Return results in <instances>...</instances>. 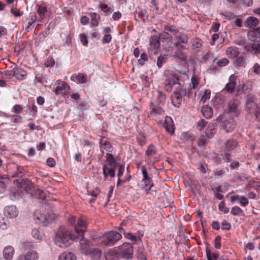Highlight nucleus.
<instances>
[{
	"label": "nucleus",
	"mask_w": 260,
	"mask_h": 260,
	"mask_svg": "<svg viewBox=\"0 0 260 260\" xmlns=\"http://www.w3.org/2000/svg\"><path fill=\"white\" fill-rule=\"evenodd\" d=\"M165 90L168 92L174 90L173 93H179L184 94V96L190 98V90L186 91L184 84H182L179 81L178 77L176 75H171L165 81Z\"/></svg>",
	"instance_id": "obj_1"
},
{
	"label": "nucleus",
	"mask_w": 260,
	"mask_h": 260,
	"mask_svg": "<svg viewBox=\"0 0 260 260\" xmlns=\"http://www.w3.org/2000/svg\"><path fill=\"white\" fill-rule=\"evenodd\" d=\"M76 237L75 234L71 233L69 229L60 227L56 232L54 240L57 246L65 248L70 245L71 240H76Z\"/></svg>",
	"instance_id": "obj_2"
},
{
	"label": "nucleus",
	"mask_w": 260,
	"mask_h": 260,
	"mask_svg": "<svg viewBox=\"0 0 260 260\" xmlns=\"http://www.w3.org/2000/svg\"><path fill=\"white\" fill-rule=\"evenodd\" d=\"M122 236L120 233L116 231H111L106 233L100 239L101 244L112 246L120 240Z\"/></svg>",
	"instance_id": "obj_3"
},
{
	"label": "nucleus",
	"mask_w": 260,
	"mask_h": 260,
	"mask_svg": "<svg viewBox=\"0 0 260 260\" xmlns=\"http://www.w3.org/2000/svg\"><path fill=\"white\" fill-rule=\"evenodd\" d=\"M117 250L119 255L125 259H131L133 257V247L131 244L124 243Z\"/></svg>",
	"instance_id": "obj_4"
},
{
	"label": "nucleus",
	"mask_w": 260,
	"mask_h": 260,
	"mask_svg": "<svg viewBox=\"0 0 260 260\" xmlns=\"http://www.w3.org/2000/svg\"><path fill=\"white\" fill-rule=\"evenodd\" d=\"M34 216L38 222L41 223L45 226L48 225L56 218V216L54 214H48L47 216L46 215L38 211H36L34 212Z\"/></svg>",
	"instance_id": "obj_5"
},
{
	"label": "nucleus",
	"mask_w": 260,
	"mask_h": 260,
	"mask_svg": "<svg viewBox=\"0 0 260 260\" xmlns=\"http://www.w3.org/2000/svg\"><path fill=\"white\" fill-rule=\"evenodd\" d=\"M80 240V250L85 255H88L93 248V244L87 239L84 238H76V240Z\"/></svg>",
	"instance_id": "obj_6"
},
{
	"label": "nucleus",
	"mask_w": 260,
	"mask_h": 260,
	"mask_svg": "<svg viewBox=\"0 0 260 260\" xmlns=\"http://www.w3.org/2000/svg\"><path fill=\"white\" fill-rule=\"evenodd\" d=\"M87 224L82 219H79L75 226L74 233L77 238H84V233L86 231Z\"/></svg>",
	"instance_id": "obj_7"
},
{
	"label": "nucleus",
	"mask_w": 260,
	"mask_h": 260,
	"mask_svg": "<svg viewBox=\"0 0 260 260\" xmlns=\"http://www.w3.org/2000/svg\"><path fill=\"white\" fill-rule=\"evenodd\" d=\"M17 183V186L20 189L28 191L31 190L34 187L31 181L27 178H19L14 181Z\"/></svg>",
	"instance_id": "obj_8"
},
{
	"label": "nucleus",
	"mask_w": 260,
	"mask_h": 260,
	"mask_svg": "<svg viewBox=\"0 0 260 260\" xmlns=\"http://www.w3.org/2000/svg\"><path fill=\"white\" fill-rule=\"evenodd\" d=\"M38 253L34 250H29L24 254L19 256L17 260H38Z\"/></svg>",
	"instance_id": "obj_9"
},
{
	"label": "nucleus",
	"mask_w": 260,
	"mask_h": 260,
	"mask_svg": "<svg viewBox=\"0 0 260 260\" xmlns=\"http://www.w3.org/2000/svg\"><path fill=\"white\" fill-rule=\"evenodd\" d=\"M239 146V143L237 140L230 139L224 143V151L231 152Z\"/></svg>",
	"instance_id": "obj_10"
},
{
	"label": "nucleus",
	"mask_w": 260,
	"mask_h": 260,
	"mask_svg": "<svg viewBox=\"0 0 260 260\" xmlns=\"http://www.w3.org/2000/svg\"><path fill=\"white\" fill-rule=\"evenodd\" d=\"M236 125V123L233 118H229L225 120L222 124V127L226 132L230 133L233 131Z\"/></svg>",
	"instance_id": "obj_11"
},
{
	"label": "nucleus",
	"mask_w": 260,
	"mask_h": 260,
	"mask_svg": "<svg viewBox=\"0 0 260 260\" xmlns=\"http://www.w3.org/2000/svg\"><path fill=\"white\" fill-rule=\"evenodd\" d=\"M70 88V86L67 82L64 81L59 82L57 83V86L54 89V92L56 94L59 95L68 91Z\"/></svg>",
	"instance_id": "obj_12"
},
{
	"label": "nucleus",
	"mask_w": 260,
	"mask_h": 260,
	"mask_svg": "<svg viewBox=\"0 0 260 260\" xmlns=\"http://www.w3.org/2000/svg\"><path fill=\"white\" fill-rule=\"evenodd\" d=\"M239 102L236 100H231L228 102L229 112L233 114L235 116H237L239 113L238 106Z\"/></svg>",
	"instance_id": "obj_13"
},
{
	"label": "nucleus",
	"mask_w": 260,
	"mask_h": 260,
	"mask_svg": "<svg viewBox=\"0 0 260 260\" xmlns=\"http://www.w3.org/2000/svg\"><path fill=\"white\" fill-rule=\"evenodd\" d=\"M142 188L145 190L147 194L150 193L152 196H154L156 194V190H152L151 191L152 187L154 185L152 180H142Z\"/></svg>",
	"instance_id": "obj_14"
},
{
	"label": "nucleus",
	"mask_w": 260,
	"mask_h": 260,
	"mask_svg": "<svg viewBox=\"0 0 260 260\" xmlns=\"http://www.w3.org/2000/svg\"><path fill=\"white\" fill-rule=\"evenodd\" d=\"M163 126L166 129V131L171 135L174 134L175 128L173 121L171 117L169 116L166 117Z\"/></svg>",
	"instance_id": "obj_15"
},
{
	"label": "nucleus",
	"mask_w": 260,
	"mask_h": 260,
	"mask_svg": "<svg viewBox=\"0 0 260 260\" xmlns=\"http://www.w3.org/2000/svg\"><path fill=\"white\" fill-rule=\"evenodd\" d=\"M18 211L15 206H9L5 208V215L10 218L16 217L18 215Z\"/></svg>",
	"instance_id": "obj_16"
},
{
	"label": "nucleus",
	"mask_w": 260,
	"mask_h": 260,
	"mask_svg": "<svg viewBox=\"0 0 260 260\" xmlns=\"http://www.w3.org/2000/svg\"><path fill=\"white\" fill-rule=\"evenodd\" d=\"M149 106L151 110L150 114L151 115L157 116L165 114V111L160 106L155 105L152 102H150Z\"/></svg>",
	"instance_id": "obj_17"
},
{
	"label": "nucleus",
	"mask_w": 260,
	"mask_h": 260,
	"mask_svg": "<svg viewBox=\"0 0 260 260\" xmlns=\"http://www.w3.org/2000/svg\"><path fill=\"white\" fill-rule=\"evenodd\" d=\"M116 168L107 167L106 165H104L103 167V174L104 176V180H106L109 176L111 178H114L115 177V169Z\"/></svg>",
	"instance_id": "obj_18"
},
{
	"label": "nucleus",
	"mask_w": 260,
	"mask_h": 260,
	"mask_svg": "<svg viewBox=\"0 0 260 260\" xmlns=\"http://www.w3.org/2000/svg\"><path fill=\"white\" fill-rule=\"evenodd\" d=\"M14 249L12 246H7L3 250V256L5 260H11L14 254Z\"/></svg>",
	"instance_id": "obj_19"
},
{
	"label": "nucleus",
	"mask_w": 260,
	"mask_h": 260,
	"mask_svg": "<svg viewBox=\"0 0 260 260\" xmlns=\"http://www.w3.org/2000/svg\"><path fill=\"white\" fill-rule=\"evenodd\" d=\"M184 94L179 93H173L171 96L172 103L176 107H179L182 102V96Z\"/></svg>",
	"instance_id": "obj_20"
},
{
	"label": "nucleus",
	"mask_w": 260,
	"mask_h": 260,
	"mask_svg": "<svg viewBox=\"0 0 260 260\" xmlns=\"http://www.w3.org/2000/svg\"><path fill=\"white\" fill-rule=\"evenodd\" d=\"M248 39L253 42H260V34L255 29L247 32Z\"/></svg>",
	"instance_id": "obj_21"
},
{
	"label": "nucleus",
	"mask_w": 260,
	"mask_h": 260,
	"mask_svg": "<svg viewBox=\"0 0 260 260\" xmlns=\"http://www.w3.org/2000/svg\"><path fill=\"white\" fill-rule=\"evenodd\" d=\"M236 77L234 75H231L229 79V83L226 84L225 89L229 92H232L236 85Z\"/></svg>",
	"instance_id": "obj_22"
},
{
	"label": "nucleus",
	"mask_w": 260,
	"mask_h": 260,
	"mask_svg": "<svg viewBox=\"0 0 260 260\" xmlns=\"http://www.w3.org/2000/svg\"><path fill=\"white\" fill-rule=\"evenodd\" d=\"M15 168L16 170L12 173L11 177L22 178V177L25 173L23 167L22 166L15 165Z\"/></svg>",
	"instance_id": "obj_23"
},
{
	"label": "nucleus",
	"mask_w": 260,
	"mask_h": 260,
	"mask_svg": "<svg viewBox=\"0 0 260 260\" xmlns=\"http://www.w3.org/2000/svg\"><path fill=\"white\" fill-rule=\"evenodd\" d=\"M239 54L238 49L236 47H230L226 49V54L229 58L232 59L236 58Z\"/></svg>",
	"instance_id": "obj_24"
},
{
	"label": "nucleus",
	"mask_w": 260,
	"mask_h": 260,
	"mask_svg": "<svg viewBox=\"0 0 260 260\" xmlns=\"http://www.w3.org/2000/svg\"><path fill=\"white\" fill-rule=\"evenodd\" d=\"M13 73V76L19 80L23 79L27 75L26 72L21 68H14Z\"/></svg>",
	"instance_id": "obj_25"
},
{
	"label": "nucleus",
	"mask_w": 260,
	"mask_h": 260,
	"mask_svg": "<svg viewBox=\"0 0 260 260\" xmlns=\"http://www.w3.org/2000/svg\"><path fill=\"white\" fill-rule=\"evenodd\" d=\"M258 19L254 17H249L244 22L245 26L253 28L258 24Z\"/></svg>",
	"instance_id": "obj_26"
},
{
	"label": "nucleus",
	"mask_w": 260,
	"mask_h": 260,
	"mask_svg": "<svg viewBox=\"0 0 260 260\" xmlns=\"http://www.w3.org/2000/svg\"><path fill=\"white\" fill-rule=\"evenodd\" d=\"M0 177V193H3L6 190L8 184L10 181L6 176L2 177L1 176Z\"/></svg>",
	"instance_id": "obj_27"
},
{
	"label": "nucleus",
	"mask_w": 260,
	"mask_h": 260,
	"mask_svg": "<svg viewBox=\"0 0 260 260\" xmlns=\"http://www.w3.org/2000/svg\"><path fill=\"white\" fill-rule=\"evenodd\" d=\"M71 79L72 81H77L79 83H85L87 82L86 76L82 74L79 73L78 75H73L71 76Z\"/></svg>",
	"instance_id": "obj_28"
},
{
	"label": "nucleus",
	"mask_w": 260,
	"mask_h": 260,
	"mask_svg": "<svg viewBox=\"0 0 260 260\" xmlns=\"http://www.w3.org/2000/svg\"><path fill=\"white\" fill-rule=\"evenodd\" d=\"M106 158L109 167L116 168L119 164L116 162L115 158L114 157L113 155L110 153H106Z\"/></svg>",
	"instance_id": "obj_29"
},
{
	"label": "nucleus",
	"mask_w": 260,
	"mask_h": 260,
	"mask_svg": "<svg viewBox=\"0 0 260 260\" xmlns=\"http://www.w3.org/2000/svg\"><path fill=\"white\" fill-rule=\"evenodd\" d=\"M202 113L203 116L207 119L211 118L213 116L212 109L208 105L203 107Z\"/></svg>",
	"instance_id": "obj_30"
},
{
	"label": "nucleus",
	"mask_w": 260,
	"mask_h": 260,
	"mask_svg": "<svg viewBox=\"0 0 260 260\" xmlns=\"http://www.w3.org/2000/svg\"><path fill=\"white\" fill-rule=\"evenodd\" d=\"M58 260H76V256L73 253L64 252L59 255Z\"/></svg>",
	"instance_id": "obj_31"
},
{
	"label": "nucleus",
	"mask_w": 260,
	"mask_h": 260,
	"mask_svg": "<svg viewBox=\"0 0 260 260\" xmlns=\"http://www.w3.org/2000/svg\"><path fill=\"white\" fill-rule=\"evenodd\" d=\"M188 36L184 33L179 32L176 36V40L177 41V42L184 44L188 43Z\"/></svg>",
	"instance_id": "obj_32"
},
{
	"label": "nucleus",
	"mask_w": 260,
	"mask_h": 260,
	"mask_svg": "<svg viewBox=\"0 0 260 260\" xmlns=\"http://www.w3.org/2000/svg\"><path fill=\"white\" fill-rule=\"evenodd\" d=\"M173 57L180 61H185L187 59V55L182 50H176Z\"/></svg>",
	"instance_id": "obj_33"
},
{
	"label": "nucleus",
	"mask_w": 260,
	"mask_h": 260,
	"mask_svg": "<svg viewBox=\"0 0 260 260\" xmlns=\"http://www.w3.org/2000/svg\"><path fill=\"white\" fill-rule=\"evenodd\" d=\"M158 37L156 36H153L150 40V45L154 49H157L160 47V42Z\"/></svg>",
	"instance_id": "obj_34"
},
{
	"label": "nucleus",
	"mask_w": 260,
	"mask_h": 260,
	"mask_svg": "<svg viewBox=\"0 0 260 260\" xmlns=\"http://www.w3.org/2000/svg\"><path fill=\"white\" fill-rule=\"evenodd\" d=\"M245 48L247 50H254L255 51V53H260V42L256 43H252V44L246 45L245 46Z\"/></svg>",
	"instance_id": "obj_35"
},
{
	"label": "nucleus",
	"mask_w": 260,
	"mask_h": 260,
	"mask_svg": "<svg viewBox=\"0 0 260 260\" xmlns=\"http://www.w3.org/2000/svg\"><path fill=\"white\" fill-rule=\"evenodd\" d=\"M119 255L117 250H111L106 255V258L108 260H118Z\"/></svg>",
	"instance_id": "obj_36"
},
{
	"label": "nucleus",
	"mask_w": 260,
	"mask_h": 260,
	"mask_svg": "<svg viewBox=\"0 0 260 260\" xmlns=\"http://www.w3.org/2000/svg\"><path fill=\"white\" fill-rule=\"evenodd\" d=\"M246 62L243 56L236 57L234 62V65L236 67H244L246 66Z\"/></svg>",
	"instance_id": "obj_37"
},
{
	"label": "nucleus",
	"mask_w": 260,
	"mask_h": 260,
	"mask_svg": "<svg viewBox=\"0 0 260 260\" xmlns=\"http://www.w3.org/2000/svg\"><path fill=\"white\" fill-rule=\"evenodd\" d=\"M157 93V100L159 105H163L165 104L166 99V94L161 91H156Z\"/></svg>",
	"instance_id": "obj_38"
},
{
	"label": "nucleus",
	"mask_w": 260,
	"mask_h": 260,
	"mask_svg": "<svg viewBox=\"0 0 260 260\" xmlns=\"http://www.w3.org/2000/svg\"><path fill=\"white\" fill-rule=\"evenodd\" d=\"M168 57L167 55L166 54H161L160 55L157 60V66L158 68H160L162 64L165 63H166L167 61Z\"/></svg>",
	"instance_id": "obj_39"
},
{
	"label": "nucleus",
	"mask_w": 260,
	"mask_h": 260,
	"mask_svg": "<svg viewBox=\"0 0 260 260\" xmlns=\"http://www.w3.org/2000/svg\"><path fill=\"white\" fill-rule=\"evenodd\" d=\"M157 153V150L156 149L155 147L153 145H150L147 147V149L146 151V155L147 156H153L156 155Z\"/></svg>",
	"instance_id": "obj_40"
},
{
	"label": "nucleus",
	"mask_w": 260,
	"mask_h": 260,
	"mask_svg": "<svg viewBox=\"0 0 260 260\" xmlns=\"http://www.w3.org/2000/svg\"><path fill=\"white\" fill-rule=\"evenodd\" d=\"M142 173L143 175V179L142 180H147V181H151L152 180V175L148 174L147 171L145 166H143L142 167Z\"/></svg>",
	"instance_id": "obj_41"
},
{
	"label": "nucleus",
	"mask_w": 260,
	"mask_h": 260,
	"mask_svg": "<svg viewBox=\"0 0 260 260\" xmlns=\"http://www.w3.org/2000/svg\"><path fill=\"white\" fill-rule=\"evenodd\" d=\"M100 143L105 150L108 152H112L113 151V147L109 142H105L103 143V140L101 139L100 140Z\"/></svg>",
	"instance_id": "obj_42"
},
{
	"label": "nucleus",
	"mask_w": 260,
	"mask_h": 260,
	"mask_svg": "<svg viewBox=\"0 0 260 260\" xmlns=\"http://www.w3.org/2000/svg\"><path fill=\"white\" fill-rule=\"evenodd\" d=\"M231 213L234 215H243L244 214L243 211L238 206L233 207L231 211Z\"/></svg>",
	"instance_id": "obj_43"
},
{
	"label": "nucleus",
	"mask_w": 260,
	"mask_h": 260,
	"mask_svg": "<svg viewBox=\"0 0 260 260\" xmlns=\"http://www.w3.org/2000/svg\"><path fill=\"white\" fill-rule=\"evenodd\" d=\"M101 251L100 249L93 247L89 254L92 255L94 259H98L101 257Z\"/></svg>",
	"instance_id": "obj_44"
},
{
	"label": "nucleus",
	"mask_w": 260,
	"mask_h": 260,
	"mask_svg": "<svg viewBox=\"0 0 260 260\" xmlns=\"http://www.w3.org/2000/svg\"><path fill=\"white\" fill-rule=\"evenodd\" d=\"M208 138L206 135H202L198 140V146L200 147L203 146L208 141Z\"/></svg>",
	"instance_id": "obj_45"
},
{
	"label": "nucleus",
	"mask_w": 260,
	"mask_h": 260,
	"mask_svg": "<svg viewBox=\"0 0 260 260\" xmlns=\"http://www.w3.org/2000/svg\"><path fill=\"white\" fill-rule=\"evenodd\" d=\"M164 29L166 31H170L174 34H176L178 32V29L175 25H165Z\"/></svg>",
	"instance_id": "obj_46"
},
{
	"label": "nucleus",
	"mask_w": 260,
	"mask_h": 260,
	"mask_svg": "<svg viewBox=\"0 0 260 260\" xmlns=\"http://www.w3.org/2000/svg\"><path fill=\"white\" fill-rule=\"evenodd\" d=\"M138 17L143 19V21L148 19V14L146 10H142L140 12H136Z\"/></svg>",
	"instance_id": "obj_47"
},
{
	"label": "nucleus",
	"mask_w": 260,
	"mask_h": 260,
	"mask_svg": "<svg viewBox=\"0 0 260 260\" xmlns=\"http://www.w3.org/2000/svg\"><path fill=\"white\" fill-rule=\"evenodd\" d=\"M123 234L124 235L125 237L128 239L131 240L133 243H136L137 241V237L135 235H133L131 233L126 232L125 231H123Z\"/></svg>",
	"instance_id": "obj_48"
},
{
	"label": "nucleus",
	"mask_w": 260,
	"mask_h": 260,
	"mask_svg": "<svg viewBox=\"0 0 260 260\" xmlns=\"http://www.w3.org/2000/svg\"><path fill=\"white\" fill-rule=\"evenodd\" d=\"M24 250H33L35 248V245L31 242L25 241L22 244Z\"/></svg>",
	"instance_id": "obj_49"
},
{
	"label": "nucleus",
	"mask_w": 260,
	"mask_h": 260,
	"mask_svg": "<svg viewBox=\"0 0 260 260\" xmlns=\"http://www.w3.org/2000/svg\"><path fill=\"white\" fill-rule=\"evenodd\" d=\"M158 37L159 39V41H161L162 42H164L166 40H169L172 38L170 34L166 31H164L162 33H160Z\"/></svg>",
	"instance_id": "obj_50"
},
{
	"label": "nucleus",
	"mask_w": 260,
	"mask_h": 260,
	"mask_svg": "<svg viewBox=\"0 0 260 260\" xmlns=\"http://www.w3.org/2000/svg\"><path fill=\"white\" fill-rule=\"evenodd\" d=\"M100 16L95 13L91 14V24L92 26H96L98 25V20Z\"/></svg>",
	"instance_id": "obj_51"
},
{
	"label": "nucleus",
	"mask_w": 260,
	"mask_h": 260,
	"mask_svg": "<svg viewBox=\"0 0 260 260\" xmlns=\"http://www.w3.org/2000/svg\"><path fill=\"white\" fill-rule=\"evenodd\" d=\"M148 60V57L147 54L146 53H143L140 55V58L138 60V63L141 66L144 64L145 62Z\"/></svg>",
	"instance_id": "obj_52"
},
{
	"label": "nucleus",
	"mask_w": 260,
	"mask_h": 260,
	"mask_svg": "<svg viewBox=\"0 0 260 260\" xmlns=\"http://www.w3.org/2000/svg\"><path fill=\"white\" fill-rule=\"evenodd\" d=\"M257 108L256 103H246V109L249 113L253 111Z\"/></svg>",
	"instance_id": "obj_53"
},
{
	"label": "nucleus",
	"mask_w": 260,
	"mask_h": 260,
	"mask_svg": "<svg viewBox=\"0 0 260 260\" xmlns=\"http://www.w3.org/2000/svg\"><path fill=\"white\" fill-rule=\"evenodd\" d=\"M100 8L106 13H109L112 11L110 7L108 5L103 4L102 2L100 3Z\"/></svg>",
	"instance_id": "obj_54"
},
{
	"label": "nucleus",
	"mask_w": 260,
	"mask_h": 260,
	"mask_svg": "<svg viewBox=\"0 0 260 260\" xmlns=\"http://www.w3.org/2000/svg\"><path fill=\"white\" fill-rule=\"evenodd\" d=\"M207 122L204 119H201L197 122V127L199 131H202Z\"/></svg>",
	"instance_id": "obj_55"
},
{
	"label": "nucleus",
	"mask_w": 260,
	"mask_h": 260,
	"mask_svg": "<svg viewBox=\"0 0 260 260\" xmlns=\"http://www.w3.org/2000/svg\"><path fill=\"white\" fill-rule=\"evenodd\" d=\"M37 12L41 16H43L45 17L47 13V8L46 7H42L40 6L38 7Z\"/></svg>",
	"instance_id": "obj_56"
},
{
	"label": "nucleus",
	"mask_w": 260,
	"mask_h": 260,
	"mask_svg": "<svg viewBox=\"0 0 260 260\" xmlns=\"http://www.w3.org/2000/svg\"><path fill=\"white\" fill-rule=\"evenodd\" d=\"M219 209L220 211L223 212L225 214L228 213L229 211V209L225 207V203L223 201H222L219 203Z\"/></svg>",
	"instance_id": "obj_57"
},
{
	"label": "nucleus",
	"mask_w": 260,
	"mask_h": 260,
	"mask_svg": "<svg viewBox=\"0 0 260 260\" xmlns=\"http://www.w3.org/2000/svg\"><path fill=\"white\" fill-rule=\"evenodd\" d=\"M229 152H225L221 155L223 160L226 162L232 161L231 155Z\"/></svg>",
	"instance_id": "obj_58"
},
{
	"label": "nucleus",
	"mask_w": 260,
	"mask_h": 260,
	"mask_svg": "<svg viewBox=\"0 0 260 260\" xmlns=\"http://www.w3.org/2000/svg\"><path fill=\"white\" fill-rule=\"evenodd\" d=\"M210 91L208 89H206L204 91V94L202 96L201 101L203 103H205L207 99H210Z\"/></svg>",
	"instance_id": "obj_59"
},
{
	"label": "nucleus",
	"mask_w": 260,
	"mask_h": 260,
	"mask_svg": "<svg viewBox=\"0 0 260 260\" xmlns=\"http://www.w3.org/2000/svg\"><path fill=\"white\" fill-rule=\"evenodd\" d=\"M22 120V117L19 115H13L11 116V122L15 124L20 123Z\"/></svg>",
	"instance_id": "obj_60"
},
{
	"label": "nucleus",
	"mask_w": 260,
	"mask_h": 260,
	"mask_svg": "<svg viewBox=\"0 0 260 260\" xmlns=\"http://www.w3.org/2000/svg\"><path fill=\"white\" fill-rule=\"evenodd\" d=\"M229 63V60L226 58H223L219 60L217 62V64L219 67H224V66H226L227 64H228Z\"/></svg>",
	"instance_id": "obj_61"
},
{
	"label": "nucleus",
	"mask_w": 260,
	"mask_h": 260,
	"mask_svg": "<svg viewBox=\"0 0 260 260\" xmlns=\"http://www.w3.org/2000/svg\"><path fill=\"white\" fill-rule=\"evenodd\" d=\"M37 19V17L35 13L32 12L30 13V20L28 22V27H30L33 23H34Z\"/></svg>",
	"instance_id": "obj_62"
},
{
	"label": "nucleus",
	"mask_w": 260,
	"mask_h": 260,
	"mask_svg": "<svg viewBox=\"0 0 260 260\" xmlns=\"http://www.w3.org/2000/svg\"><path fill=\"white\" fill-rule=\"evenodd\" d=\"M231 228V223L226 221L225 220H224L221 222V229L222 230H229Z\"/></svg>",
	"instance_id": "obj_63"
},
{
	"label": "nucleus",
	"mask_w": 260,
	"mask_h": 260,
	"mask_svg": "<svg viewBox=\"0 0 260 260\" xmlns=\"http://www.w3.org/2000/svg\"><path fill=\"white\" fill-rule=\"evenodd\" d=\"M240 204L242 206L245 207L249 203V201L247 198L244 196H241L239 202Z\"/></svg>",
	"instance_id": "obj_64"
}]
</instances>
